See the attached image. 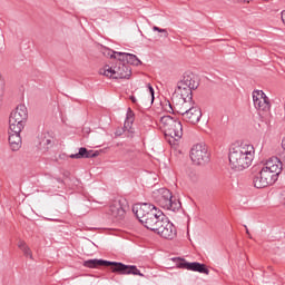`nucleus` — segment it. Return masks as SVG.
Here are the masks:
<instances>
[{"mask_svg":"<svg viewBox=\"0 0 285 285\" xmlns=\"http://www.w3.org/2000/svg\"><path fill=\"white\" fill-rule=\"evenodd\" d=\"M283 164L282 160L277 157L269 158L263 166V168L254 175L253 184L255 188H268V186H273L277 179H279V175L282 174Z\"/></svg>","mask_w":285,"mask_h":285,"instance_id":"1","label":"nucleus"},{"mask_svg":"<svg viewBox=\"0 0 285 285\" xmlns=\"http://www.w3.org/2000/svg\"><path fill=\"white\" fill-rule=\"evenodd\" d=\"M132 213L140 224H142L147 230H153V233H155L157 226H159L161 216H165L164 212L148 203L135 205L132 207Z\"/></svg>","mask_w":285,"mask_h":285,"instance_id":"2","label":"nucleus"},{"mask_svg":"<svg viewBox=\"0 0 285 285\" xmlns=\"http://www.w3.org/2000/svg\"><path fill=\"white\" fill-rule=\"evenodd\" d=\"M229 166L233 170L242 171L250 168L255 159V147L253 145H240L229 151Z\"/></svg>","mask_w":285,"mask_h":285,"instance_id":"3","label":"nucleus"},{"mask_svg":"<svg viewBox=\"0 0 285 285\" xmlns=\"http://www.w3.org/2000/svg\"><path fill=\"white\" fill-rule=\"evenodd\" d=\"M82 266L85 268H101V266L108 267L110 266L111 273H117V275H138L139 277H144V274L136 265H126L120 262H110L104 259H88L85 261Z\"/></svg>","mask_w":285,"mask_h":285,"instance_id":"4","label":"nucleus"},{"mask_svg":"<svg viewBox=\"0 0 285 285\" xmlns=\"http://www.w3.org/2000/svg\"><path fill=\"white\" fill-rule=\"evenodd\" d=\"M160 124L163 125L165 137L170 146L184 137V126L179 119L173 118L171 116H163Z\"/></svg>","mask_w":285,"mask_h":285,"instance_id":"5","label":"nucleus"},{"mask_svg":"<svg viewBox=\"0 0 285 285\" xmlns=\"http://www.w3.org/2000/svg\"><path fill=\"white\" fill-rule=\"evenodd\" d=\"M154 199L158 206L165 208V210H179L181 208V202L173 196L167 188H160L157 193H154Z\"/></svg>","mask_w":285,"mask_h":285,"instance_id":"6","label":"nucleus"},{"mask_svg":"<svg viewBox=\"0 0 285 285\" xmlns=\"http://www.w3.org/2000/svg\"><path fill=\"white\" fill-rule=\"evenodd\" d=\"M100 75L109 79H130L132 69L126 62L116 61L115 66L106 65L104 69H100Z\"/></svg>","mask_w":285,"mask_h":285,"instance_id":"7","label":"nucleus"},{"mask_svg":"<svg viewBox=\"0 0 285 285\" xmlns=\"http://www.w3.org/2000/svg\"><path fill=\"white\" fill-rule=\"evenodd\" d=\"M190 159L196 166H206L210 161V153L205 144H196L191 147Z\"/></svg>","mask_w":285,"mask_h":285,"instance_id":"8","label":"nucleus"},{"mask_svg":"<svg viewBox=\"0 0 285 285\" xmlns=\"http://www.w3.org/2000/svg\"><path fill=\"white\" fill-rule=\"evenodd\" d=\"M157 235L164 239H175L177 237V227L167 218V216H161L158 226L154 230Z\"/></svg>","mask_w":285,"mask_h":285,"instance_id":"9","label":"nucleus"},{"mask_svg":"<svg viewBox=\"0 0 285 285\" xmlns=\"http://www.w3.org/2000/svg\"><path fill=\"white\" fill-rule=\"evenodd\" d=\"M126 199L117 198L110 205L108 215H110L112 222H124L126 219Z\"/></svg>","mask_w":285,"mask_h":285,"instance_id":"10","label":"nucleus"},{"mask_svg":"<svg viewBox=\"0 0 285 285\" xmlns=\"http://www.w3.org/2000/svg\"><path fill=\"white\" fill-rule=\"evenodd\" d=\"M174 262H176L177 268H183L185 271H194L195 273H203L204 275H208L210 273L206 264L197 262L188 263L184 258H174Z\"/></svg>","mask_w":285,"mask_h":285,"instance_id":"11","label":"nucleus"},{"mask_svg":"<svg viewBox=\"0 0 285 285\" xmlns=\"http://www.w3.org/2000/svg\"><path fill=\"white\" fill-rule=\"evenodd\" d=\"M253 101L256 110H259L261 112H268V110H271V100L266 97L264 91L254 90Z\"/></svg>","mask_w":285,"mask_h":285,"instance_id":"12","label":"nucleus"},{"mask_svg":"<svg viewBox=\"0 0 285 285\" xmlns=\"http://www.w3.org/2000/svg\"><path fill=\"white\" fill-rule=\"evenodd\" d=\"M11 124H19L18 127L21 128V124L26 126L28 121V108L26 105H18L13 111L10 114Z\"/></svg>","mask_w":285,"mask_h":285,"instance_id":"13","label":"nucleus"},{"mask_svg":"<svg viewBox=\"0 0 285 285\" xmlns=\"http://www.w3.org/2000/svg\"><path fill=\"white\" fill-rule=\"evenodd\" d=\"M132 124H135V112L132 111V109L128 108L124 125V132L129 139H132V137H135V129L132 128Z\"/></svg>","mask_w":285,"mask_h":285,"instance_id":"14","label":"nucleus"},{"mask_svg":"<svg viewBox=\"0 0 285 285\" xmlns=\"http://www.w3.org/2000/svg\"><path fill=\"white\" fill-rule=\"evenodd\" d=\"M193 90H195V88L178 82L175 94L180 96V101H193Z\"/></svg>","mask_w":285,"mask_h":285,"instance_id":"15","label":"nucleus"},{"mask_svg":"<svg viewBox=\"0 0 285 285\" xmlns=\"http://www.w3.org/2000/svg\"><path fill=\"white\" fill-rule=\"evenodd\" d=\"M199 119H202V109H199V107L189 108L183 118L184 121L193 125L199 124Z\"/></svg>","mask_w":285,"mask_h":285,"instance_id":"16","label":"nucleus"},{"mask_svg":"<svg viewBox=\"0 0 285 285\" xmlns=\"http://www.w3.org/2000/svg\"><path fill=\"white\" fill-rule=\"evenodd\" d=\"M95 157H99V151L88 150L86 147L79 148V153L69 156L70 159H95Z\"/></svg>","mask_w":285,"mask_h":285,"instance_id":"17","label":"nucleus"},{"mask_svg":"<svg viewBox=\"0 0 285 285\" xmlns=\"http://www.w3.org/2000/svg\"><path fill=\"white\" fill-rule=\"evenodd\" d=\"M187 86L188 88H194L197 90L199 88V81H197V76L193 72H185L183 79L178 82Z\"/></svg>","mask_w":285,"mask_h":285,"instance_id":"18","label":"nucleus"},{"mask_svg":"<svg viewBox=\"0 0 285 285\" xmlns=\"http://www.w3.org/2000/svg\"><path fill=\"white\" fill-rule=\"evenodd\" d=\"M9 132V144L11 147V150L17 151L19 150V148H21V132H12V131H8Z\"/></svg>","mask_w":285,"mask_h":285,"instance_id":"19","label":"nucleus"},{"mask_svg":"<svg viewBox=\"0 0 285 285\" xmlns=\"http://www.w3.org/2000/svg\"><path fill=\"white\" fill-rule=\"evenodd\" d=\"M190 104V100H181V104L175 105V112L178 115H181L183 119L186 117L188 110H190V107L188 106Z\"/></svg>","mask_w":285,"mask_h":285,"instance_id":"20","label":"nucleus"},{"mask_svg":"<svg viewBox=\"0 0 285 285\" xmlns=\"http://www.w3.org/2000/svg\"><path fill=\"white\" fill-rule=\"evenodd\" d=\"M122 57H126V62L125 63L127 66H141V60H139V58H137L132 53L122 55Z\"/></svg>","mask_w":285,"mask_h":285,"instance_id":"21","label":"nucleus"},{"mask_svg":"<svg viewBox=\"0 0 285 285\" xmlns=\"http://www.w3.org/2000/svg\"><path fill=\"white\" fill-rule=\"evenodd\" d=\"M18 248H20V250H22L24 257H30V259H32V250L30 249L28 244H26L24 240L18 242Z\"/></svg>","mask_w":285,"mask_h":285,"instance_id":"22","label":"nucleus"},{"mask_svg":"<svg viewBox=\"0 0 285 285\" xmlns=\"http://www.w3.org/2000/svg\"><path fill=\"white\" fill-rule=\"evenodd\" d=\"M19 124L21 122H13L11 120V116L9 117V132H21L23 128H26V125L21 124V127H19Z\"/></svg>","mask_w":285,"mask_h":285,"instance_id":"23","label":"nucleus"},{"mask_svg":"<svg viewBox=\"0 0 285 285\" xmlns=\"http://www.w3.org/2000/svg\"><path fill=\"white\" fill-rule=\"evenodd\" d=\"M100 52H101V55H104V57H107L109 59H117V56H115L116 51H112V49L101 46Z\"/></svg>","mask_w":285,"mask_h":285,"instance_id":"24","label":"nucleus"},{"mask_svg":"<svg viewBox=\"0 0 285 285\" xmlns=\"http://www.w3.org/2000/svg\"><path fill=\"white\" fill-rule=\"evenodd\" d=\"M41 144L46 146L47 150H49V148H52V146H55V138L50 136L48 137L45 136V138L41 140Z\"/></svg>","mask_w":285,"mask_h":285,"instance_id":"25","label":"nucleus"},{"mask_svg":"<svg viewBox=\"0 0 285 285\" xmlns=\"http://www.w3.org/2000/svg\"><path fill=\"white\" fill-rule=\"evenodd\" d=\"M165 112L174 114L175 112V106L170 104V101H166L163 106Z\"/></svg>","mask_w":285,"mask_h":285,"instance_id":"26","label":"nucleus"},{"mask_svg":"<svg viewBox=\"0 0 285 285\" xmlns=\"http://www.w3.org/2000/svg\"><path fill=\"white\" fill-rule=\"evenodd\" d=\"M121 55H127V53L116 51V55H115L116 58H114V59H117L116 61H121V63H126V57L121 56Z\"/></svg>","mask_w":285,"mask_h":285,"instance_id":"27","label":"nucleus"},{"mask_svg":"<svg viewBox=\"0 0 285 285\" xmlns=\"http://www.w3.org/2000/svg\"><path fill=\"white\" fill-rule=\"evenodd\" d=\"M153 30H155L156 32H161L163 37H168V30L167 29H161L159 27H154Z\"/></svg>","mask_w":285,"mask_h":285,"instance_id":"28","label":"nucleus"},{"mask_svg":"<svg viewBox=\"0 0 285 285\" xmlns=\"http://www.w3.org/2000/svg\"><path fill=\"white\" fill-rule=\"evenodd\" d=\"M68 158H69L68 155H66V154H60V155L58 156V158L56 159V161H59V159L62 160V161H66V160H68Z\"/></svg>","mask_w":285,"mask_h":285,"instance_id":"29","label":"nucleus"},{"mask_svg":"<svg viewBox=\"0 0 285 285\" xmlns=\"http://www.w3.org/2000/svg\"><path fill=\"white\" fill-rule=\"evenodd\" d=\"M148 89H149V92H150L151 101H155V89L150 85H148Z\"/></svg>","mask_w":285,"mask_h":285,"instance_id":"30","label":"nucleus"},{"mask_svg":"<svg viewBox=\"0 0 285 285\" xmlns=\"http://www.w3.org/2000/svg\"><path fill=\"white\" fill-rule=\"evenodd\" d=\"M3 86H6V82L3 81V77L0 73V90H3Z\"/></svg>","mask_w":285,"mask_h":285,"instance_id":"31","label":"nucleus"},{"mask_svg":"<svg viewBox=\"0 0 285 285\" xmlns=\"http://www.w3.org/2000/svg\"><path fill=\"white\" fill-rule=\"evenodd\" d=\"M281 202L285 206V189L281 193Z\"/></svg>","mask_w":285,"mask_h":285,"instance_id":"32","label":"nucleus"},{"mask_svg":"<svg viewBox=\"0 0 285 285\" xmlns=\"http://www.w3.org/2000/svg\"><path fill=\"white\" fill-rule=\"evenodd\" d=\"M130 101L132 102V104H137V98L135 97V96H130Z\"/></svg>","mask_w":285,"mask_h":285,"instance_id":"33","label":"nucleus"},{"mask_svg":"<svg viewBox=\"0 0 285 285\" xmlns=\"http://www.w3.org/2000/svg\"><path fill=\"white\" fill-rule=\"evenodd\" d=\"M282 21L285 24V11L282 12Z\"/></svg>","mask_w":285,"mask_h":285,"instance_id":"34","label":"nucleus"},{"mask_svg":"<svg viewBox=\"0 0 285 285\" xmlns=\"http://www.w3.org/2000/svg\"><path fill=\"white\" fill-rule=\"evenodd\" d=\"M245 228H246V233H247V235H250V233L248 232V227H246V226H245Z\"/></svg>","mask_w":285,"mask_h":285,"instance_id":"35","label":"nucleus"}]
</instances>
